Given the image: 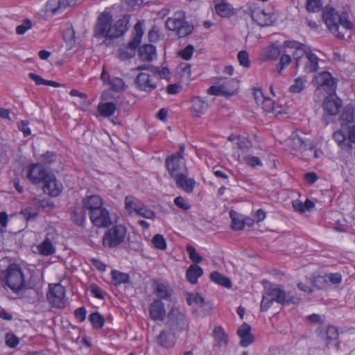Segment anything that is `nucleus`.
I'll list each match as a JSON object with an SVG mask.
<instances>
[{
  "label": "nucleus",
  "instance_id": "1",
  "mask_svg": "<svg viewBox=\"0 0 355 355\" xmlns=\"http://www.w3.org/2000/svg\"><path fill=\"white\" fill-rule=\"evenodd\" d=\"M130 18V15H125L112 25V15L108 12H101L94 28V37L112 40L123 36L129 28Z\"/></svg>",
  "mask_w": 355,
  "mask_h": 355
},
{
  "label": "nucleus",
  "instance_id": "2",
  "mask_svg": "<svg viewBox=\"0 0 355 355\" xmlns=\"http://www.w3.org/2000/svg\"><path fill=\"white\" fill-rule=\"evenodd\" d=\"M274 302L282 306H287L297 304L300 302V298L293 295L291 292L285 291L282 286L270 285L269 287L265 288L263 292L260 304L261 311H267Z\"/></svg>",
  "mask_w": 355,
  "mask_h": 355
},
{
  "label": "nucleus",
  "instance_id": "3",
  "mask_svg": "<svg viewBox=\"0 0 355 355\" xmlns=\"http://www.w3.org/2000/svg\"><path fill=\"white\" fill-rule=\"evenodd\" d=\"M322 19L329 32L340 40L344 39V33L339 31V25L345 30H349L353 26L346 13L339 15L332 7H325L322 12Z\"/></svg>",
  "mask_w": 355,
  "mask_h": 355
},
{
  "label": "nucleus",
  "instance_id": "4",
  "mask_svg": "<svg viewBox=\"0 0 355 355\" xmlns=\"http://www.w3.org/2000/svg\"><path fill=\"white\" fill-rule=\"evenodd\" d=\"M0 278L13 293H18L26 288L24 273L17 264H10L1 273Z\"/></svg>",
  "mask_w": 355,
  "mask_h": 355
},
{
  "label": "nucleus",
  "instance_id": "5",
  "mask_svg": "<svg viewBox=\"0 0 355 355\" xmlns=\"http://www.w3.org/2000/svg\"><path fill=\"white\" fill-rule=\"evenodd\" d=\"M185 12L182 10L177 11L174 17H169L166 21V28L170 31H175L179 37H185L193 31V25L185 21Z\"/></svg>",
  "mask_w": 355,
  "mask_h": 355
},
{
  "label": "nucleus",
  "instance_id": "6",
  "mask_svg": "<svg viewBox=\"0 0 355 355\" xmlns=\"http://www.w3.org/2000/svg\"><path fill=\"white\" fill-rule=\"evenodd\" d=\"M126 236V229L121 225H116L109 229L103 237V245L113 248L122 243Z\"/></svg>",
  "mask_w": 355,
  "mask_h": 355
},
{
  "label": "nucleus",
  "instance_id": "7",
  "mask_svg": "<svg viewBox=\"0 0 355 355\" xmlns=\"http://www.w3.org/2000/svg\"><path fill=\"white\" fill-rule=\"evenodd\" d=\"M49 287L46 295L49 303L53 307L64 309L67 302L65 288L60 284H49Z\"/></svg>",
  "mask_w": 355,
  "mask_h": 355
},
{
  "label": "nucleus",
  "instance_id": "8",
  "mask_svg": "<svg viewBox=\"0 0 355 355\" xmlns=\"http://www.w3.org/2000/svg\"><path fill=\"white\" fill-rule=\"evenodd\" d=\"M165 165L171 178H174L187 171L182 152L168 157L165 161Z\"/></svg>",
  "mask_w": 355,
  "mask_h": 355
},
{
  "label": "nucleus",
  "instance_id": "9",
  "mask_svg": "<svg viewBox=\"0 0 355 355\" xmlns=\"http://www.w3.org/2000/svg\"><path fill=\"white\" fill-rule=\"evenodd\" d=\"M313 84L318 89H324L329 95L336 92L337 82L328 71L318 73L313 80Z\"/></svg>",
  "mask_w": 355,
  "mask_h": 355
},
{
  "label": "nucleus",
  "instance_id": "10",
  "mask_svg": "<svg viewBox=\"0 0 355 355\" xmlns=\"http://www.w3.org/2000/svg\"><path fill=\"white\" fill-rule=\"evenodd\" d=\"M304 57V71L306 73H313L316 71L318 69V56L313 53L309 48L304 49L303 52ZM293 58L295 60L296 67H299L303 57L302 55H298L297 52H295L293 54Z\"/></svg>",
  "mask_w": 355,
  "mask_h": 355
},
{
  "label": "nucleus",
  "instance_id": "11",
  "mask_svg": "<svg viewBox=\"0 0 355 355\" xmlns=\"http://www.w3.org/2000/svg\"><path fill=\"white\" fill-rule=\"evenodd\" d=\"M167 318V323L171 330L182 331L187 328L185 315L178 308L172 307L168 313Z\"/></svg>",
  "mask_w": 355,
  "mask_h": 355
},
{
  "label": "nucleus",
  "instance_id": "12",
  "mask_svg": "<svg viewBox=\"0 0 355 355\" xmlns=\"http://www.w3.org/2000/svg\"><path fill=\"white\" fill-rule=\"evenodd\" d=\"M26 170V178L34 184L42 182L49 174L39 163L28 165Z\"/></svg>",
  "mask_w": 355,
  "mask_h": 355
},
{
  "label": "nucleus",
  "instance_id": "13",
  "mask_svg": "<svg viewBox=\"0 0 355 355\" xmlns=\"http://www.w3.org/2000/svg\"><path fill=\"white\" fill-rule=\"evenodd\" d=\"M135 84L136 87L140 90L148 93L151 92L157 87V83L148 73L141 72L135 80Z\"/></svg>",
  "mask_w": 355,
  "mask_h": 355
},
{
  "label": "nucleus",
  "instance_id": "14",
  "mask_svg": "<svg viewBox=\"0 0 355 355\" xmlns=\"http://www.w3.org/2000/svg\"><path fill=\"white\" fill-rule=\"evenodd\" d=\"M42 182L44 183L43 191L45 193L52 197H57L61 193L62 184L58 181L54 175L49 173Z\"/></svg>",
  "mask_w": 355,
  "mask_h": 355
},
{
  "label": "nucleus",
  "instance_id": "15",
  "mask_svg": "<svg viewBox=\"0 0 355 355\" xmlns=\"http://www.w3.org/2000/svg\"><path fill=\"white\" fill-rule=\"evenodd\" d=\"M89 218L92 223L98 227H107L111 224L109 211L103 207L89 214Z\"/></svg>",
  "mask_w": 355,
  "mask_h": 355
},
{
  "label": "nucleus",
  "instance_id": "16",
  "mask_svg": "<svg viewBox=\"0 0 355 355\" xmlns=\"http://www.w3.org/2000/svg\"><path fill=\"white\" fill-rule=\"evenodd\" d=\"M251 17L260 26H270L272 24L271 15L259 8L251 10Z\"/></svg>",
  "mask_w": 355,
  "mask_h": 355
},
{
  "label": "nucleus",
  "instance_id": "17",
  "mask_svg": "<svg viewBox=\"0 0 355 355\" xmlns=\"http://www.w3.org/2000/svg\"><path fill=\"white\" fill-rule=\"evenodd\" d=\"M251 326L244 322L237 330V334L241 338L240 345L246 347L254 341V337L251 334Z\"/></svg>",
  "mask_w": 355,
  "mask_h": 355
},
{
  "label": "nucleus",
  "instance_id": "18",
  "mask_svg": "<svg viewBox=\"0 0 355 355\" xmlns=\"http://www.w3.org/2000/svg\"><path fill=\"white\" fill-rule=\"evenodd\" d=\"M175 181L178 188L182 189L188 193L193 192L196 181L193 178H188V172L186 171L183 175H180L173 178Z\"/></svg>",
  "mask_w": 355,
  "mask_h": 355
},
{
  "label": "nucleus",
  "instance_id": "19",
  "mask_svg": "<svg viewBox=\"0 0 355 355\" xmlns=\"http://www.w3.org/2000/svg\"><path fill=\"white\" fill-rule=\"evenodd\" d=\"M83 207L89 211V214L103 207V200L98 195H91L83 199Z\"/></svg>",
  "mask_w": 355,
  "mask_h": 355
},
{
  "label": "nucleus",
  "instance_id": "20",
  "mask_svg": "<svg viewBox=\"0 0 355 355\" xmlns=\"http://www.w3.org/2000/svg\"><path fill=\"white\" fill-rule=\"evenodd\" d=\"M150 318L154 320H164L166 315L164 304L161 300H154L149 306Z\"/></svg>",
  "mask_w": 355,
  "mask_h": 355
},
{
  "label": "nucleus",
  "instance_id": "21",
  "mask_svg": "<svg viewBox=\"0 0 355 355\" xmlns=\"http://www.w3.org/2000/svg\"><path fill=\"white\" fill-rule=\"evenodd\" d=\"M342 107V101L336 97L335 98H326L323 102V108L326 114L330 116L336 115Z\"/></svg>",
  "mask_w": 355,
  "mask_h": 355
},
{
  "label": "nucleus",
  "instance_id": "22",
  "mask_svg": "<svg viewBox=\"0 0 355 355\" xmlns=\"http://www.w3.org/2000/svg\"><path fill=\"white\" fill-rule=\"evenodd\" d=\"M153 291L159 298L163 300H169L173 294V289L168 284L155 281L153 284Z\"/></svg>",
  "mask_w": 355,
  "mask_h": 355
},
{
  "label": "nucleus",
  "instance_id": "23",
  "mask_svg": "<svg viewBox=\"0 0 355 355\" xmlns=\"http://www.w3.org/2000/svg\"><path fill=\"white\" fill-rule=\"evenodd\" d=\"M157 344L165 348L172 347L175 343L174 333L170 331L163 330L157 337Z\"/></svg>",
  "mask_w": 355,
  "mask_h": 355
},
{
  "label": "nucleus",
  "instance_id": "24",
  "mask_svg": "<svg viewBox=\"0 0 355 355\" xmlns=\"http://www.w3.org/2000/svg\"><path fill=\"white\" fill-rule=\"evenodd\" d=\"M333 139L338 144L342 150L349 153L353 147L352 144H349L348 137L341 131L338 130L333 134Z\"/></svg>",
  "mask_w": 355,
  "mask_h": 355
},
{
  "label": "nucleus",
  "instance_id": "25",
  "mask_svg": "<svg viewBox=\"0 0 355 355\" xmlns=\"http://www.w3.org/2000/svg\"><path fill=\"white\" fill-rule=\"evenodd\" d=\"M139 55L143 61L150 62L156 55V47L153 44H144L139 48Z\"/></svg>",
  "mask_w": 355,
  "mask_h": 355
},
{
  "label": "nucleus",
  "instance_id": "26",
  "mask_svg": "<svg viewBox=\"0 0 355 355\" xmlns=\"http://www.w3.org/2000/svg\"><path fill=\"white\" fill-rule=\"evenodd\" d=\"M139 23L135 24V28L136 31V35L128 44L127 49L130 51V52L128 53V57H132L135 55L136 49L141 43L143 33L141 28H139Z\"/></svg>",
  "mask_w": 355,
  "mask_h": 355
},
{
  "label": "nucleus",
  "instance_id": "27",
  "mask_svg": "<svg viewBox=\"0 0 355 355\" xmlns=\"http://www.w3.org/2000/svg\"><path fill=\"white\" fill-rule=\"evenodd\" d=\"M222 86L227 88L226 93L227 96L233 95L239 89V81L236 78H217Z\"/></svg>",
  "mask_w": 355,
  "mask_h": 355
},
{
  "label": "nucleus",
  "instance_id": "28",
  "mask_svg": "<svg viewBox=\"0 0 355 355\" xmlns=\"http://www.w3.org/2000/svg\"><path fill=\"white\" fill-rule=\"evenodd\" d=\"M203 274L202 269L198 265H191L186 272L187 279L192 284L198 282V279Z\"/></svg>",
  "mask_w": 355,
  "mask_h": 355
},
{
  "label": "nucleus",
  "instance_id": "29",
  "mask_svg": "<svg viewBox=\"0 0 355 355\" xmlns=\"http://www.w3.org/2000/svg\"><path fill=\"white\" fill-rule=\"evenodd\" d=\"M216 12L222 17H231L235 14L234 9L231 4L222 1L215 6Z\"/></svg>",
  "mask_w": 355,
  "mask_h": 355
},
{
  "label": "nucleus",
  "instance_id": "30",
  "mask_svg": "<svg viewBox=\"0 0 355 355\" xmlns=\"http://www.w3.org/2000/svg\"><path fill=\"white\" fill-rule=\"evenodd\" d=\"M340 120L342 125H347L349 123L355 122L354 106L349 103L347 105L341 114Z\"/></svg>",
  "mask_w": 355,
  "mask_h": 355
},
{
  "label": "nucleus",
  "instance_id": "31",
  "mask_svg": "<svg viewBox=\"0 0 355 355\" xmlns=\"http://www.w3.org/2000/svg\"><path fill=\"white\" fill-rule=\"evenodd\" d=\"M98 112L103 117H110L114 114L116 110L115 103L112 102L100 103L98 105Z\"/></svg>",
  "mask_w": 355,
  "mask_h": 355
},
{
  "label": "nucleus",
  "instance_id": "32",
  "mask_svg": "<svg viewBox=\"0 0 355 355\" xmlns=\"http://www.w3.org/2000/svg\"><path fill=\"white\" fill-rule=\"evenodd\" d=\"M209 277H210V279L213 282H214L220 286H222L227 288H230L232 287L231 279L229 277L223 275L222 274H220V272H218L217 271H214V272H211L210 274Z\"/></svg>",
  "mask_w": 355,
  "mask_h": 355
},
{
  "label": "nucleus",
  "instance_id": "33",
  "mask_svg": "<svg viewBox=\"0 0 355 355\" xmlns=\"http://www.w3.org/2000/svg\"><path fill=\"white\" fill-rule=\"evenodd\" d=\"M71 220L78 226H82L86 219V210L83 207L76 208L71 212Z\"/></svg>",
  "mask_w": 355,
  "mask_h": 355
},
{
  "label": "nucleus",
  "instance_id": "34",
  "mask_svg": "<svg viewBox=\"0 0 355 355\" xmlns=\"http://www.w3.org/2000/svg\"><path fill=\"white\" fill-rule=\"evenodd\" d=\"M111 276L112 282L115 286H119L121 284H127L130 282V276L128 273L113 270L111 272Z\"/></svg>",
  "mask_w": 355,
  "mask_h": 355
},
{
  "label": "nucleus",
  "instance_id": "35",
  "mask_svg": "<svg viewBox=\"0 0 355 355\" xmlns=\"http://www.w3.org/2000/svg\"><path fill=\"white\" fill-rule=\"evenodd\" d=\"M191 103L193 111L198 115L204 113L208 107V104L199 96H194Z\"/></svg>",
  "mask_w": 355,
  "mask_h": 355
},
{
  "label": "nucleus",
  "instance_id": "36",
  "mask_svg": "<svg viewBox=\"0 0 355 355\" xmlns=\"http://www.w3.org/2000/svg\"><path fill=\"white\" fill-rule=\"evenodd\" d=\"M39 252L45 256L53 254L55 249L53 245L51 240L49 238H46L38 246Z\"/></svg>",
  "mask_w": 355,
  "mask_h": 355
},
{
  "label": "nucleus",
  "instance_id": "37",
  "mask_svg": "<svg viewBox=\"0 0 355 355\" xmlns=\"http://www.w3.org/2000/svg\"><path fill=\"white\" fill-rule=\"evenodd\" d=\"M28 77L31 80H33L37 85H45L47 86H52L54 87H58L60 85V83H58V82L45 80L40 76L37 75L34 73H29Z\"/></svg>",
  "mask_w": 355,
  "mask_h": 355
},
{
  "label": "nucleus",
  "instance_id": "38",
  "mask_svg": "<svg viewBox=\"0 0 355 355\" xmlns=\"http://www.w3.org/2000/svg\"><path fill=\"white\" fill-rule=\"evenodd\" d=\"M89 320L93 327L96 329H101L105 324V318L103 315L98 312H94L89 315Z\"/></svg>",
  "mask_w": 355,
  "mask_h": 355
},
{
  "label": "nucleus",
  "instance_id": "39",
  "mask_svg": "<svg viewBox=\"0 0 355 355\" xmlns=\"http://www.w3.org/2000/svg\"><path fill=\"white\" fill-rule=\"evenodd\" d=\"M290 146L294 150H305L306 145L301 137L296 134H292L289 139Z\"/></svg>",
  "mask_w": 355,
  "mask_h": 355
},
{
  "label": "nucleus",
  "instance_id": "40",
  "mask_svg": "<svg viewBox=\"0 0 355 355\" xmlns=\"http://www.w3.org/2000/svg\"><path fill=\"white\" fill-rule=\"evenodd\" d=\"M216 83L217 85H212L207 89V94L214 96H227L226 93L228 92H226L227 90H225L227 88L224 86H222L218 80Z\"/></svg>",
  "mask_w": 355,
  "mask_h": 355
},
{
  "label": "nucleus",
  "instance_id": "41",
  "mask_svg": "<svg viewBox=\"0 0 355 355\" xmlns=\"http://www.w3.org/2000/svg\"><path fill=\"white\" fill-rule=\"evenodd\" d=\"M214 333L218 347H221L223 345H226L227 343V335L222 327H216Z\"/></svg>",
  "mask_w": 355,
  "mask_h": 355
},
{
  "label": "nucleus",
  "instance_id": "42",
  "mask_svg": "<svg viewBox=\"0 0 355 355\" xmlns=\"http://www.w3.org/2000/svg\"><path fill=\"white\" fill-rule=\"evenodd\" d=\"M152 243L154 248L161 250H164L167 248L166 241L163 235L157 234H155L152 239Z\"/></svg>",
  "mask_w": 355,
  "mask_h": 355
},
{
  "label": "nucleus",
  "instance_id": "43",
  "mask_svg": "<svg viewBox=\"0 0 355 355\" xmlns=\"http://www.w3.org/2000/svg\"><path fill=\"white\" fill-rule=\"evenodd\" d=\"M38 210L36 208L32 207H27L23 209L20 211V214L23 216L27 220H35L38 216Z\"/></svg>",
  "mask_w": 355,
  "mask_h": 355
},
{
  "label": "nucleus",
  "instance_id": "44",
  "mask_svg": "<svg viewBox=\"0 0 355 355\" xmlns=\"http://www.w3.org/2000/svg\"><path fill=\"white\" fill-rule=\"evenodd\" d=\"M110 88L116 92H121L125 89V83L122 78H113L111 80H109V84Z\"/></svg>",
  "mask_w": 355,
  "mask_h": 355
},
{
  "label": "nucleus",
  "instance_id": "45",
  "mask_svg": "<svg viewBox=\"0 0 355 355\" xmlns=\"http://www.w3.org/2000/svg\"><path fill=\"white\" fill-rule=\"evenodd\" d=\"M282 53L281 50L274 44L270 45L265 51V56L268 60H277Z\"/></svg>",
  "mask_w": 355,
  "mask_h": 355
},
{
  "label": "nucleus",
  "instance_id": "46",
  "mask_svg": "<svg viewBox=\"0 0 355 355\" xmlns=\"http://www.w3.org/2000/svg\"><path fill=\"white\" fill-rule=\"evenodd\" d=\"M322 8V0H306V8L308 12H315L320 11Z\"/></svg>",
  "mask_w": 355,
  "mask_h": 355
},
{
  "label": "nucleus",
  "instance_id": "47",
  "mask_svg": "<svg viewBox=\"0 0 355 355\" xmlns=\"http://www.w3.org/2000/svg\"><path fill=\"white\" fill-rule=\"evenodd\" d=\"M139 206L136 202V199L133 196H126L125 198V208L131 214L133 211L137 213Z\"/></svg>",
  "mask_w": 355,
  "mask_h": 355
},
{
  "label": "nucleus",
  "instance_id": "48",
  "mask_svg": "<svg viewBox=\"0 0 355 355\" xmlns=\"http://www.w3.org/2000/svg\"><path fill=\"white\" fill-rule=\"evenodd\" d=\"M5 343L8 347L15 348L19 345V339L13 333L8 332L5 336Z\"/></svg>",
  "mask_w": 355,
  "mask_h": 355
},
{
  "label": "nucleus",
  "instance_id": "49",
  "mask_svg": "<svg viewBox=\"0 0 355 355\" xmlns=\"http://www.w3.org/2000/svg\"><path fill=\"white\" fill-rule=\"evenodd\" d=\"M304 80L298 77L294 80V83L291 85L289 91L292 93H300L304 88Z\"/></svg>",
  "mask_w": 355,
  "mask_h": 355
},
{
  "label": "nucleus",
  "instance_id": "50",
  "mask_svg": "<svg viewBox=\"0 0 355 355\" xmlns=\"http://www.w3.org/2000/svg\"><path fill=\"white\" fill-rule=\"evenodd\" d=\"M136 214L147 219H154L156 216V214L154 211L148 209L146 206L140 207L139 209L137 210Z\"/></svg>",
  "mask_w": 355,
  "mask_h": 355
},
{
  "label": "nucleus",
  "instance_id": "51",
  "mask_svg": "<svg viewBox=\"0 0 355 355\" xmlns=\"http://www.w3.org/2000/svg\"><path fill=\"white\" fill-rule=\"evenodd\" d=\"M187 252L189 254L190 259L195 263H199L202 261L201 256L197 252L196 248L193 245L187 246Z\"/></svg>",
  "mask_w": 355,
  "mask_h": 355
},
{
  "label": "nucleus",
  "instance_id": "52",
  "mask_svg": "<svg viewBox=\"0 0 355 355\" xmlns=\"http://www.w3.org/2000/svg\"><path fill=\"white\" fill-rule=\"evenodd\" d=\"M187 302L189 305H191L193 303L202 305L205 303V299L199 293H189Z\"/></svg>",
  "mask_w": 355,
  "mask_h": 355
},
{
  "label": "nucleus",
  "instance_id": "53",
  "mask_svg": "<svg viewBox=\"0 0 355 355\" xmlns=\"http://www.w3.org/2000/svg\"><path fill=\"white\" fill-rule=\"evenodd\" d=\"M237 58L239 64L245 68L250 67V62L249 60V54L246 51H241L237 55Z\"/></svg>",
  "mask_w": 355,
  "mask_h": 355
},
{
  "label": "nucleus",
  "instance_id": "54",
  "mask_svg": "<svg viewBox=\"0 0 355 355\" xmlns=\"http://www.w3.org/2000/svg\"><path fill=\"white\" fill-rule=\"evenodd\" d=\"M194 52V46L191 44H188L184 49L178 53V55L185 60H189L191 58Z\"/></svg>",
  "mask_w": 355,
  "mask_h": 355
},
{
  "label": "nucleus",
  "instance_id": "55",
  "mask_svg": "<svg viewBox=\"0 0 355 355\" xmlns=\"http://www.w3.org/2000/svg\"><path fill=\"white\" fill-rule=\"evenodd\" d=\"M60 3V2L59 0H48L46 3V9L47 11H50L52 13L55 14L61 11Z\"/></svg>",
  "mask_w": 355,
  "mask_h": 355
},
{
  "label": "nucleus",
  "instance_id": "56",
  "mask_svg": "<svg viewBox=\"0 0 355 355\" xmlns=\"http://www.w3.org/2000/svg\"><path fill=\"white\" fill-rule=\"evenodd\" d=\"M291 62V58L287 54H283L277 65V70L281 74L282 71Z\"/></svg>",
  "mask_w": 355,
  "mask_h": 355
},
{
  "label": "nucleus",
  "instance_id": "57",
  "mask_svg": "<svg viewBox=\"0 0 355 355\" xmlns=\"http://www.w3.org/2000/svg\"><path fill=\"white\" fill-rule=\"evenodd\" d=\"M312 284L319 289L324 288L328 285L326 279V275H318L313 277L312 279Z\"/></svg>",
  "mask_w": 355,
  "mask_h": 355
},
{
  "label": "nucleus",
  "instance_id": "58",
  "mask_svg": "<svg viewBox=\"0 0 355 355\" xmlns=\"http://www.w3.org/2000/svg\"><path fill=\"white\" fill-rule=\"evenodd\" d=\"M285 47L295 49L297 51L302 50L303 52L307 47L305 44L295 40H286L284 42Z\"/></svg>",
  "mask_w": 355,
  "mask_h": 355
},
{
  "label": "nucleus",
  "instance_id": "59",
  "mask_svg": "<svg viewBox=\"0 0 355 355\" xmlns=\"http://www.w3.org/2000/svg\"><path fill=\"white\" fill-rule=\"evenodd\" d=\"M32 27V22L29 19H26L24 21L23 24L19 25L16 28V33L18 35L24 34L28 30Z\"/></svg>",
  "mask_w": 355,
  "mask_h": 355
},
{
  "label": "nucleus",
  "instance_id": "60",
  "mask_svg": "<svg viewBox=\"0 0 355 355\" xmlns=\"http://www.w3.org/2000/svg\"><path fill=\"white\" fill-rule=\"evenodd\" d=\"M327 283L331 284H339L342 281V275L338 272L325 274Z\"/></svg>",
  "mask_w": 355,
  "mask_h": 355
},
{
  "label": "nucleus",
  "instance_id": "61",
  "mask_svg": "<svg viewBox=\"0 0 355 355\" xmlns=\"http://www.w3.org/2000/svg\"><path fill=\"white\" fill-rule=\"evenodd\" d=\"M56 154L53 152L47 151L44 154L41 155V161L44 164H51L55 160Z\"/></svg>",
  "mask_w": 355,
  "mask_h": 355
},
{
  "label": "nucleus",
  "instance_id": "62",
  "mask_svg": "<svg viewBox=\"0 0 355 355\" xmlns=\"http://www.w3.org/2000/svg\"><path fill=\"white\" fill-rule=\"evenodd\" d=\"M230 216L232 217V228L234 230L239 231L242 230L244 228L245 226V222L243 220H241L238 218L233 217L232 214L230 213Z\"/></svg>",
  "mask_w": 355,
  "mask_h": 355
},
{
  "label": "nucleus",
  "instance_id": "63",
  "mask_svg": "<svg viewBox=\"0 0 355 355\" xmlns=\"http://www.w3.org/2000/svg\"><path fill=\"white\" fill-rule=\"evenodd\" d=\"M338 331L334 326H329L326 331V338L329 340H335L338 337Z\"/></svg>",
  "mask_w": 355,
  "mask_h": 355
},
{
  "label": "nucleus",
  "instance_id": "64",
  "mask_svg": "<svg viewBox=\"0 0 355 355\" xmlns=\"http://www.w3.org/2000/svg\"><path fill=\"white\" fill-rule=\"evenodd\" d=\"M174 203L179 208L184 211H187L191 208V205L186 202L185 199L182 196H178L174 200Z\"/></svg>",
  "mask_w": 355,
  "mask_h": 355
}]
</instances>
